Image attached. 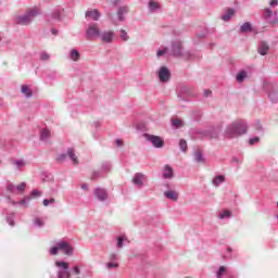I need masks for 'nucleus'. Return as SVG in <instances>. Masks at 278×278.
Returning <instances> with one entry per match:
<instances>
[{"instance_id": "37", "label": "nucleus", "mask_w": 278, "mask_h": 278, "mask_svg": "<svg viewBox=\"0 0 278 278\" xmlns=\"http://www.w3.org/2000/svg\"><path fill=\"white\" fill-rule=\"evenodd\" d=\"M220 220H225V218H231V212L230 211H224L219 214Z\"/></svg>"}, {"instance_id": "62", "label": "nucleus", "mask_w": 278, "mask_h": 278, "mask_svg": "<svg viewBox=\"0 0 278 278\" xmlns=\"http://www.w3.org/2000/svg\"><path fill=\"white\" fill-rule=\"evenodd\" d=\"M81 190H88V185L87 184L81 185Z\"/></svg>"}, {"instance_id": "31", "label": "nucleus", "mask_w": 278, "mask_h": 278, "mask_svg": "<svg viewBox=\"0 0 278 278\" xmlns=\"http://www.w3.org/2000/svg\"><path fill=\"white\" fill-rule=\"evenodd\" d=\"M101 170L103 173H110L112 170V163L111 162H103L101 165Z\"/></svg>"}, {"instance_id": "43", "label": "nucleus", "mask_w": 278, "mask_h": 278, "mask_svg": "<svg viewBox=\"0 0 278 278\" xmlns=\"http://www.w3.org/2000/svg\"><path fill=\"white\" fill-rule=\"evenodd\" d=\"M51 56L49 55V53H47V52H41L40 53V60L42 61V62H47V60H49Z\"/></svg>"}, {"instance_id": "44", "label": "nucleus", "mask_w": 278, "mask_h": 278, "mask_svg": "<svg viewBox=\"0 0 278 278\" xmlns=\"http://www.w3.org/2000/svg\"><path fill=\"white\" fill-rule=\"evenodd\" d=\"M7 190H8V192H14V190H16V186L12 182H9L7 185Z\"/></svg>"}, {"instance_id": "42", "label": "nucleus", "mask_w": 278, "mask_h": 278, "mask_svg": "<svg viewBox=\"0 0 278 278\" xmlns=\"http://www.w3.org/2000/svg\"><path fill=\"white\" fill-rule=\"evenodd\" d=\"M166 53H168V48H164L162 50L156 51L157 58H162V55H166Z\"/></svg>"}, {"instance_id": "1", "label": "nucleus", "mask_w": 278, "mask_h": 278, "mask_svg": "<svg viewBox=\"0 0 278 278\" xmlns=\"http://www.w3.org/2000/svg\"><path fill=\"white\" fill-rule=\"evenodd\" d=\"M38 14H40V10L38 8L29 9L25 14L15 17V24L31 25V23H34V18H36Z\"/></svg>"}, {"instance_id": "9", "label": "nucleus", "mask_w": 278, "mask_h": 278, "mask_svg": "<svg viewBox=\"0 0 278 278\" xmlns=\"http://www.w3.org/2000/svg\"><path fill=\"white\" fill-rule=\"evenodd\" d=\"M232 126H236L235 130L238 131L239 136H244V134H247V131L249 129L247 126V122H244V121H236L232 123Z\"/></svg>"}, {"instance_id": "41", "label": "nucleus", "mask_w": 278, "mask_h": 278, "mask_svg": "<svg viewBox=\"0 0 278 278\" xmlns=\"http://www.w3.org/2000/svg\"><path fill=\"white\" fill-rule=\"evenodd\" d=\"M34 225H35V227H43L45 226V222L42 219H40V217H37L34 220Z\"/></svg>"}, {"instance_id": "3", "label": "nucleus", "mask_w": 278, "mask_h": 278, "mask_svg": "<svg viewBox=\"0 0 278 278\" xmlns=\"http://www.w3.org/2000/svg\"><path fill=\"white\" fill-rule=\"evenodd\" d=\"M55 266H58V268H62L58 271V278H71V271H68V263L64 261H56Z\"/></svg>"}, {"instance_id": "54", "label": "nucleus", "mask_w": 278, "mask_h": 278, "mask_svg": "<svg viewBox=\"0 0 278 278\" xmlns=\"http://www.w3.org/2000/svg\"><path fill=\"white\" fill-rule=\"evenodd\" d=\"M232 162H233V164H242V160H240L238 157H232Z\"/></svg>"}, {"instance_id": "2", "label": "nucleus", "mask_w": 278, "mask_h": 278, "mask_svg": "<svg viewBox=\"0 0 278 278\" xmlns=\"http://www.w3.org/2000/svg\"><path fill=\"white\" fill-rule=\"evenodd\" d=\"M101 36V28H99L98 23H91L86 29L87 40H97Z\"/></svg>"}, {"instance_id": "39", "label": "nucleus", "mask_w": 278, "mask_h": 278, "mask_svg": "<svg viewBox=\"0 0 278 278\" xmlns=\"http://www.w3.org/2000/svg\"><path fill=\"white\" fill-rule=\"evenodd\" d=\"M226 271H227V268H225V266H220L219 269L216 273V277L217 278H223V275H225Z\"/></svg>"}, {"instance_id": "26", "label": "nucleus", "mask_w": 278, "mask_h": 278, "mask_svg": "<svg viewBox=\"0 0 278 278\" xmlns=\"http://www.w3.org/2000/svg\"><path fill=\"white\" fill-rule=\"evenodd\" d=\"M12 164L17 168V170H23V168H25V166L27 165L25 160H14L12 161Z\"/></svg>"}, {"instance_id": "53", "label": "nucleus", "mask_w": 278, "mask_h": 278, "mask_svg": "<svg viewBox=\"0 0 278 278\" xmlns=\"http://www.w3.org/2000/svg\"><path fill=\"white\" fill-rule=\"evenodd\" d=\"M99 177H101V172H93L91 179H99Z\"/></svg>"}, {"instance_id": "64", "label": "nucleus", "mask_w": 278, "mask_h": 278, "mask_svg": "<svg viewBox=\"0 0 278 278\" xmlns=\"http://www.w3.org/2000/svg\"><path fill=\"white\" fill-rule=\"evenodd\" d=\"M49 201V203H51V204H53V203H55V199H50V200H48Z\"/></svg>"}, {"instance_id": "4", "label": "nucleus", "mask_w": 278, "mask_h": 278, "mask_svg": "<svg viewBox=\"0 0 278 278\" xmlns=\"http://www.w3.org/2000/svg\"><path fill=\"white\" fill-rule=\"evenodd\" d=\"M263 18L269 25H277V23H278L277 12H273V10H270L268 8L264 9Z\"/></svg>"}, {"instance_id": "11", "label": "nucleus", "mask_w": 278, "mask_h": 278, "mask_svg": "<svg viewBox=\"0 0 278 278\" xmlns=\"http://www.w3.org/2000/svg\"><path fill=\"white\" fill-rule=\"evenodd\" d=\"M94 197H97V199L101 202L108 201V191L103 188L98 187L94 189Z\"/></svg>"}, {"instance_id": "27", "label": "nucleus", "mask_w": 278, "mask_h": 278, "mask_svg": "<svg viewBox=\"0 0 278 278\" xmlns=\"http://www.w3.org/2000/svg\"><path fill=\"white\" fill-rule=\"evenodd\" d=\"M81 58V54L79 53V51H77V49H73L70 53V59L73 61V62H79Z\"/></svg>"}, {"instance_id": "40", "label": "nucleus", "mask_w": 278, "mask_h": 278, "mask_svg": "<svg viewBox=\"0 0 278 278\" xmlns=\"http://www.w3.org/2000/svg\"><path fill=\"white\" fill-rule=\"evenodd\" d=\"M121 38L124 40V42H127V40H129V36L127 35V30L125 29H121Z\"/></svg>"}, {"instance_id": "60", "label": "nucleus", "mask_w": 278, "mask_h": 278, "mask_svg": "<svg viewBox=\"0 0 278 278\" xmlns=\"http://www.w3.org/2000/svg\"><path fill=\"white\" fill-rule=\"evenodd\" d=\"M51 34H53V36H58V29L52 28V29H51Z\"/></svg>"}, {"instance_id": "22", "label": "nucleus", "mask_w": 278, "mask_h": 278, "mask_svg": "<svg viewBox=\"0 0 278 278\" xmlns=\"http://www.w3.org/2000/svg\"><path fill=\"white\" fill-rule=\"evenodd\" d=\"M67 155L75 166H77V164H79V160H77V156L75 155V149L68 148Z\"/></svg>"}, {"instance_id": "45", "label": "nucleus", "mask_w": 278, "mask_h": 278, "mask_svg": "<svg viewBox=\"0 0 278 278\" xmlns=\"http://www.w3.org/2000/svg\"><path fill=\"white\" fill-rule=\"evenodd\" d=\"M29 201H31L30 197H27L26 199H23L22 201L17 202L20 205H25L27 207Z\"/></svg>"}, {"instance_id": "49", "label": "nucleus", "mask_w": 278, "mask_h": 278, "mask_svg": "<svg viewBox=\"0 0 278 278\" xmlns=\"http://www.w3.org/2000/svg\"><path fill=\"white\" fill-rule=\"evenodd\" d=\"M30 197H42V192L39 190H33Z\"/></svg>"}, {"instance_id": "28", "label": "nucleus", "mask_w": 278, "mask_h": 278, "mask_svg": "<svg viewBox=\"0 0 278 278\" xmlns=\"http://www.w3.org/2000/svg\"><path fill=\"white\" fill-rule=\"evenodd\" d=\"M49 138H51V130H49L48 128L42 129L40 131V140L45 142L49 140Z\"/></svg>"}, {"instance_id": "21", "label": "nucleus", "mask_w": 278, "mask_h": 278, "mask_svg": "<svg viewBox=\"0 0 278 278\" xmlns=\"http://www.w3.org/2000/svg\"><path fill=\"white\" fill-rule=\"evenodd\" d=\"M127 12H129V8L127 7H121L117 11V18L119 22L125 21V14H127Z\"/></svg>"}, {"instance_id": "51", "label": "nucleus", "mask_w": 278, "mask_h": 278, "mask_svg": "<svg viewBox=\"0 0 278 278\" xmlns=\"http://www.w3.org/2000/svg\"><path fill=\"white\" fill-rule=\"evenodd\" d=\"M249 142H250L251 146H253V144H255L256 142H260V137H253V138L250 139Z\"/></svg>"}, {"instance_id": "57", "label": "nucleus", "mask_w": 278, "mask_h": 278, "mask_svg": "<svg viewBox=\"0 0 278 278\" xmlns=\"http://www.w3.org/2000/svg\"><path fill=\"white\" fill-rule=\"evenodd\" d=\"M256 129H257V131H262L263 130L262 124H260L258 121L256 122Z\"/></svg>"}, {"instance_id": "16", "label": "nucleus", "mask_w": 278, "mask_h": 278, "mask_svg": "<svg viewBox=\"0 0 278 278\" xmlns=\"http://www.w3.org/2000/svg\"><path fill=\"white\" fill-rule=\"evenodd\" d=\"M269 49L270 47L268 46V43H266L265 41H261L257 52L260 53V55H267Z\"/></svg>"}, {"instance_id": "36", "label": "nucleus", "mask_w": 278, "mask_h": 278, "mask_svg": "<svg viewBox=\"0 0 278 278\" xmlns=\"http://www.w3.org/2000/svg\"><path fill=\"white\" fill-rule=\"evenodd\" d=\"M14 213H10L7 215V223L11 226L14 227Z\"/></svg>"}, {"instance_id": "18", "label": "nucleus", "mask_w": 278, "mask_h": 278, "mask_svg": "<svg viewBox=\"0 0 278 278\" xmlns=\"http://www.w3.org/2000/svg\"><path fill=\"white\" fill-rule=\"evenodd\" d=\"M206 136L213 140H217L218 136H220V128H213L207 130Z\"/></svg>"}, {"instance_id": "12", "label": "nucleus", "mask_w": 278, "mask_h": 278, "mask_svg": "<svg viewBox=\"0 0 278 278\" xmlns=\"http://www.w3.org/2000/svg\"><path fill=\"white\" fill-rule=\"evenodd\" d=\"M86 18H90V21H99L101 18V13L97 9L88 10L85 13Z\"/></svg>"}, {"instance_id": "38", "label": "nucleus", "mask_w": 278, "mask_h": 278, "mask_svg": "<svg viewBox=\"0 0 278 278\" xmlns=\"http://www.w3.org/2000/svg\"><path fill=\"white\" fill-rule=\"evenodd\" d=\"M172 125L176 127V129H179L184 127V122H181V119H173Z\"/></svg>"}, {"instance_id": "6", "label": "nucleus", "mask_w": 278, "mask_h": 278, "mask_svg": "<svg viewBox=\"0 0 278 278\" xmlns=\"http://www.w3.org/2000/svg\"><path fill=\"white\" fill-rule=\"evenodd\" d=\"M224 137L227 138L228 140H231L233 138H240V135L238 134L236 126H233V124H230L229 126L226 127L224 131Z\"/></svg>"}, {"instance_id": "63", "label": "nucleus", "mask_w": 278, "mask_h": 278, "mask_svg": "<svg viewBox=\"0 0 278 278\" xmlns=\"http://www.w3.org/2000/svg\"><path fill=\"white\" fill-rule=\"evenodd\" d=\"M93 125H94V127H101V123H99V122H94Z\"/></svg>"}, {"instance_id": "25", "label": "nucleus", "mask_w": 278, "mask_h": 278, "mask_svg": "<svg viewBox=\"0 0 278 278\" xmlns=\"http://www.w3.org/2000/svg\"><path fill=\"white\" fill-rule=\"evenodd\" d=\"M144 177V175H142L141 173H137L135 174V177L132 178V184H135V186H143L142 182V178Z\"/></svg>"}, {"instance_id": "55", "label": "nucleus", "mask_w": 278, "mask_h": 278, "mask_svg": "<svg viewBox=\"0 0 278 278\" xmlns=\"http://www.w3.org/2000/svg\"><path fill=\"white\" fill-rule=\"evenodd\" d=\"M269 5H270L271 8H275V5H278V0H271V1L269 2Z\"/></svg>"}, {"instance_id": "17", "label": "nucleus", "mask_w": 278, "mask_h": 278, "mask_svg": "<svg viewBox=\"0 0 278 278\" xmlns=\"http://www.w3.org/2000/svg\"><path fill=\"white\" fill-rule=\"evenodd\" d=\"M164 197L166 199H169V201H178L179 200V193L173 190H168L164 192Z\"/></svg>"}, {"instance_id": "30", "label": "nucleus", "mask_w": 278, "mask_h": 278, "mask_svg": "<svg viewBox=\"0 0 278 278\" xmlns=\"http://www.w3.org/2000/svg\"><path fill=\"white\" fill-rule=\"evenodd\" d=\"M225 181V176L223 175H217L213 178V186H215L216 188H218V186H220V184H224Z\"/></svg>"}, {"instance_id": "15", "label": "nucleus", "mask_w": 278, "mask_h": 278, "mask_svg": "<svg viewBox=\"0 0 278 278\" xmlns=\"http://www.w3.org/2000/svg\"><path fill=\"white\" fill-rule=\"evenodd\" d=\"M268 99H269V101H271V103L278 102V87L277 86L271 88V90L268 93Z\"/></svg>"}, {"instance_id": "29", "label": "nucleus", "mask_w": 278, "mask_h": 278, "mask_svg": "<svg viewBox=\"0 0 278 278\" xmlns=\"http://www.w3.org/2000/svg\"><path fill=\"white\" fill-rule=\"evenodd\" d=\"M193 157L199 164H203V162H205V156H203V152L200 150L194 152Z\"/></svg>"}, {"instance_id": "48", "label": "nucleus", "mask_w": 278, "mask_h": 278, "mask_svg": "<svg viewBox=\"0 0 278 278\" xmlns=\"http://www.w3.org/2000/svg\"><path fill=\"white\" fill-rule=\"evenodd\" d=\"M106 268L112 270V268H118V263H108Z\"/></svg>"}, {"instance_id": "7", "label": "nucleus", "mask_w": 278, "mask_h": 278, "mask_svg": "<svg viewBox=\"0 0 278 278\" xmlns=\"http://www.w3.org/2000/svg\"><path fill=\"white\" fill-rule=\"evenodd\" d=\"M56 247L59 249V251H63V253H65V255H73L75 249L72 248L71 244H68V242L66 241H59L56 242Z\"/></svg>"}, {"instance_id": "58", "label": "nucleus", "mask_w": 278, "mask_h": 278, "mask_svg": "<svg viewBox=\"0 0 278 278\" xmlns=\"http://www.w3.org/2000/svg\"><path fill=\"white\" fill-rule=\"evenodd\" d=\"M117 147H123V141L121 139H116Z\"/></svg>"}, {"instance_id": "56", "label": "nucleus", "mask_w": 278, "mask_h": 278, "mask_svg": "<svg viewBox=\"0 0 278 278\" xmlns=\"http://www.w3.org/2000/svg\"><path fill=\"white\" fill-rule=\"evenodd\" d=\"M204 96L205 97H212V90L205 89L204 90Z\"/></svg>"}, {"instance_id": "35", "label": "nucleus", "mask_w": 278, "mask_h": 278, "mask_svg": "<svg viewBox=\"0 0 278 278\" xmlns=\"http://www.w3.org/2000/svg\"><path fill=\"white\" fill-rule=\"evenodd\" d=\"M60 16H62V9L55 10L51 14V17L54 18V21H60Z\"/></svg>"}, {"instance_id": "50", "label": "nucleus", "mask_w": 278, "mask_h": 278, "mask_svg": "<svg viewBox=\"0 0 278 278\" xmlns=\"http://www.w3.org/2000/svg\"><path fill=\"white\" fill-rule=\"evenodd\" d=\"M64 160H66V154L64 153L59 154V156L56 157V162H64Z\"/></svg>"}, {"instance_id": "8", "label": "nucleus", "mask_w": 278, "mask_h": 278, "mask_svg": "<svg viewBox=\"0 0 278 278\" xmlns=\"http://www.w3.org/2000/svg\"><path fill=\"white\" fill-rule=\"evenodd\" d=\"M159 79L162 84H166V81L170 80V70L166 66H162L159 70Z\"/></svg>"}, {"instance_id": "19", "label": "nucleus", "mask_w": 278, "mask_h": 278, "mask_svg": "<svg viewBox=\"0 0 278 278\" xmlns=\"http://www.w3.org/2000/svg\"><path fill=\"white\" fill-rule=\"evenodd\" d=\"M149 12L153 14L154 12H157L162 7L160 5V2H155V0H150L148 3Z\"/></svg>"}, {"instance_id": "14", "label": "nucleus", "mask_w": 278, "mask_h": 278, "mask_svg": "<svg viewBox=\"0 0 278 278\" xmlns=\"http://www.w3.org/2000/svg\"><path fill=\"white\" fill-rule=\"evenodd\" d=\"M170 55H174L175 58L181 56V43H179V42L172 43Z\"/></svg>"}, {"instance_id": "47", "label": "nucleus", "mask_w": 278, "mask_h": 278, "mask_svg": "<svg viewBox=\"0 0 278 278\" xmlns=\"http://www.w3.org/2000/svg\"><path fill=\"white\" fill-rule=\"evenodd\" d=\"M58 251L60 250L58 248V244L55 243V245L50 249V255H58Z\"/></svg>"}, {"instance_id": "10", "label": "nucleus", "mask_w": 278, "mask_h": 278, "mask_svg": "<svg viewBox=\"0 0 278 278\" xmlns=\"http://www.w3.org/2000/svg\"><path fill=\"white\" fill-rule=\"evenodd\" d=\"M99 38L105 42L106 45H111L114 41V31L113 30H105L100 33Z\"/></svg>"}, {"instance_id": "13", "label": "nucleus", "mask_w": 278, "mask_h": 278, "mask_svg": "<svg viewBox=\"0 0 278 278\" xmlns=\"http://www.w3.org/2000/svg\"><path fill=\"white\" fill-rule=\"evenodd\" d=\"M175 177V172L170 165H165L163 168V179H173Z\"/></svg>"}, {"instance_id": "24", "label": "nucleus", "mask_w": 278, "mask_h": 278, "mask_svg": "<svg viewBox=\"0 0 278 278\" xmlns=\"http://www.w3.org/2000/svg\"><path fill=\"white\" fill-rule=\"evenodd\" d=\"M22 94H25L26 99H31L34 97V91L29 88V86H22Z\"/></svg>"}, {"instance_id": "46", "label": "nucleus", "mask_w": 278, "mask_h": 278, "mask_svg": "<svg viewBox=\"0 0 278 278\" xmlns=\"http://www.w3.org/2000/svg\"><path fill=\"white\" fill-rule=\"evenodd\" d=\"M25 182H22L21 185L15 187V190H17V192H25Z\"/></svg>"}, {"instance_id": "5", "label": "nucleus", "mask_w": 278, "mask_h": 278, "mask_svg": "<svg viewBox=\"0 0 278 278\" xmlns=\"http://www.w3.org/2000/svg\"><path fill=\"white\" fill-rule=\"evenodd\" d=\"M144 138L148 142H151L152 147L155 149H162V147H164V139L160 136L144 134Z\"/></svg>"}, {"instance_id": "52", "label": "nucleus", "mask_w": 278, "mask_h": 278, "mask_svg": "<svg viewBox=\"0 0 278 278\" xmlns=\"http://www.w3.org/2000/svg\"><path fill=\"white\" fill-rule=\"evenodd\" d=\"M73 273H74L75 275H81V269L79 268V266H74V267H73Z\"/></svg>"}, {"instance_id": "20", "label": "nucleus", "mask_w": 278, "mask_h": 278, "mask_svg": "<svg viewBox=\"0 0 278 278\" xmlns=\"http://www.w3.org/2000/svg\"><path fill=\"white\" fill-rule=\"evenodd\" d=\"M241 34H251L253 31V25L251 22H245L240 27Z\"/></svg>"}, {"instance_id": "33", "label": "nucleus", "mask_w": 278, "mask_h": 278, "mask_svg": "<svg viewBox=\"0 0 278 278\" xmlns=\"http://www.w3.org/2000/svg\"><path fill=\"white\" fill-rule=\"evenodd\" d=\"M125 240L126 239L123 236L117 237V243H116L117 249H123V247H125Z\"/></svg>"}, {"instance_id": "32", "label": "nucleus", "mask_w": 278, "mask_h": 278, "mask_svg": "<svg viewBox=\"0 0 278 278\" xmlns=\"http://www.w3.org/2000/svg\"><path fill=\"white\" fill-rule=\"evenodd\" d=\"M247 77V71H241L237 74V81L239 84H242L244 81V78Z\"/></svg>"}, {"instance_id": "61", "label": "nucleus", "mask_w": 278, "mask_h": 278, "mask_svg": "<svg viewBox=\"0 0 278 278\" xmlns=\"http://www.w3.org/2000/svg\"><path fill=\"white\" fill-rule=\"evenodd\" d=\"M49 204H50V203H49V200H48V199H45V200H43V205H45V207H47Z\"/></svg>"}, {"instance_id": "34", "label": "nucleus", "mask_w": 278, "mask_h": 278, "mask_svg": "<svg viewBox=\"0 0 278 278\" xmlns=\"http://www.w3.org/2000/svg\"><path fill=\"white\" fill-rule=\"evenodd\" d=\"M179 147H180V151H182L184 153L188 151V142L186 140L180 139Z\"/></svg>"}, {"instance_id": "23", "label": "nucleus", "mask_w": 278, "mask_h": 278, "mask_svg": "<svg viewBox=\"0 0 278 278\" xmlns=\"http://www.w3.org/2000/svg\"><path fill=\"white\" fill-rule=\"evenodd\" d=\"M233 14H236V11L233 9H228L227 12L220 16L222 21H224L225 23L231 21V16H233Z\"/></svg>"}, {"instance_id": "59", "label": "nucleus", "mask_w": 278, "mask_h": 278, "mask_svg": "<svg viewBox=\"0 0 278 278\" xmlns=\"http://www.w3.org/2000/svg\"><path fill=\"white\" fill-rule=\"evenodd\" d=\"M117 257L118 256L116 254H114V253L110 255V260H112V261L116 260Z\"/></svg>"}]
</instances>
